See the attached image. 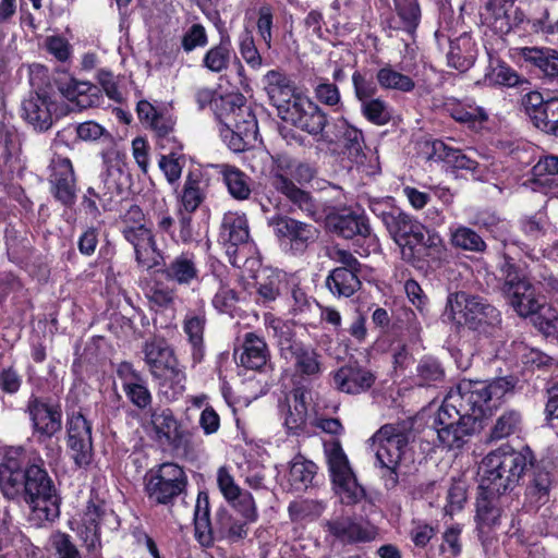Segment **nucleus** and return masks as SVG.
<instances>
[{"instance_id": "nucleus-15", "label": "nucleus", "mask_w": 558, "mask_h": 558, "mask_svg": "<svg viewBox=\"0 0 558 558\" xmlns=\"http://www.w3.org/2000/svg\"><path fill=\"white\" fill-rule=\"evenodd\" d=\"M487 381L461 380L456 388L448 391L446 396H456L459 399L456 404L469 414L474 415V422L490 413L493 408L488 399Z\"/></svg>"}, {"instance_id": "nucleus-51", "label": "nucleus", "mask_w": 558, "mask_h": 558, "mask_svg": "<svg viewBox=\"0 0 558 558\" xmlns=\"http://www.w3.org/2000/svg\"><path fill=\"white\" fill-rule=\"evenodd\" d=\"M264 322L268 335L277 340L281 353L284 354L286 351H291L296 342L292 341L293 331L290 324L271 314H266Z\"/></svg>"}, {"instance_id": "nucleus-27", "label": "nucleus", "mask_w": 558, "mask_h": 558, "mask_svg": "<svg viewBox=\"0 0 558 558\" xmlns=\"http://www.w3.org/2000/svg\"><path fill=\"white\" fill-rule=\"evenodd\" d=\"M327 226L332 232L344 239H352L355 235L367 236L369 234L366 219L351 211L329 215Z\"/></svg>"}, {"instance_id": "nucleus-6", "label": "nucleus", "mask_w": 558, "mask_h": 558, "mask_svg": "<svg viewBox=\"0 0 558 558\" xmlns=\"http://www.w3.org/2000/svg\"><path fill=\"white\" fill-rule=\"evenodd\" d=\"M325 453L336 496L344 505L362 501L366 496L365 489L359 484L341 445L338 441L326 445Z\"/></svg>"}, {"instance_id": "nucleus-10", "label": "nucleus", "mask_w": 558, "mask_h": 558, "mask_svg": "<svg viewBox=\"0 0 558 558\" xmlns=\"http://www.w3.org/2000/svg\"><path fill=\"white\" fill-rule=\"evenodd\" d=\"M282 119L300 130L317 137V141L335 142L324 130L327 125L326 113L313 100L305 96H294L292 102L282 111Z\"/></svg>"}, {"instance_id": "nucleus-59", "label": "nucleus", "mask_w": 558, "mask_h": 558, "mask_svg": "<svg viewBox=\"0 0 558 558\" xmlns=\"http://www.w3.org/2000/svg\"><path fill=\"white\" fill-rule=\"evenodd\" d=\"M551 484V476L548 472L537 473L527 487L529 497L537 505H545L549 501Z\"/></svg>"}, {"instance_id": "nucleus-30", "label": "nucleus", "mask_w": 558, "mask_h": 558, "mask_svg": "<svg viewBox=\"0 0 558 558\" xmlns=\"http://www.w3.org/2000/svg\"><path fill=\"white\" fill-rule=\"evenodd\" d=\"M534 190L545 194H558V156L541 158L532 169Z\"/></svg>"}, {"instance_id": "nucleus-13", "label": "nucleus", "mask_w": 558, "mask_h": 558, "mask_svg": "<svg viewBox=\"0 0 558 558\" xmlns=\"http://www.w3.org/2000/svg\"><path fill=\"white\" fill-rule=\"evenodd\" d=\"M145 428L161 446L181 448L189 444V433L182 428L170 409H155Z\"/></svg>"}, {"instance_id": "nucleus-14", "label": "nucleus", "mask_w": 558, "mask_h": 558, "mask_svg": "<svg viewBox=\"0 0 558 558\" xmlns=\"http://www.w3.org/2000/svg\"><path fill=\"white\" fill-rule=\"evenodd\" d=\"M34 435L39 440L51 439L62 429V410L59 404L32 396L26 405Z\"/></svg>"}, {"instance_id": "nucleus-54", "label": "nucleus", "mask_w": 558, "mask_h": 558, "mask_svg": "<svg viewBox=\"0 0 558 558\" xmlns=\"http://www.w3.org/2000/svg\"><path fill=\"white\" fill-rule=\"evenodd\" d=\"M145 295L149 304L155 310L172 307L175 301V290L165 282L154 281L145 290Z\"/></svg>"}, {"instance_id": "nucleus-60", "label": "nucleus", "mask_w": 558, "mask_h": 558, "mask_svg": "<svg viewBox=\"0 0 558 558\" xmlns=\"http://www.w3.org/2000/svg\"><path fill=\"white\" fill-rule=\"evenodd\" d=\"M362 112L368 121L377 125L386 124L391 118L388 105L379 98L364 101Z\"/></svg>"}, {"instance_id": "nucleus-31", "label": "nucleus", "mask_w": 558, "mask_h": 558, "mask_svg": "<svg viewBox=\"0 0 558 558\" xmlns=\"http://www.w3.org/2000/svg\"><path fill=\"white\" fill-rule=\"evenodd\" d=\"M206 315L204 311L187 312L183 319V331L192 347V356L195 363L204 356V330Z\"/></svg>"}, {"instance_id": "nucleus-19", "label": "nucleus", "mask_w": 558, "mask_h": 558, "mask_svg": "<svg viewBox=\"0 0 558 558\" xmlns=\"http://www.w3.org/2000/svg\"><path fill=\"white\" fill-rule=\"evenodd\" d=\"M510 499L507 495L489 494L481 490L476 502L475 521L481 537L489 534L500 523L502 507Z\"/></svg>"}, {"instance_id": "nucleus-1", "label": "nucleus", "mask_w": 558, "mask_h": 558, "mask_svg": "<svg viewBox=\"0 0 558 558\" xmlns=\"http://www.w3.org/2000/svg\"><path fill=\"white\" fill-rule=\"evenodd\" d=\"M0 492L11 500L23 498L34 526L40 527L60 515V498L43 460L31 462L23 447L0 450Z\"/></svg>"}, {"instance_id": "nucleus-64", "label": "nucleus", "mask_w": 558, "mask_h": 558, "mask_svg": "<svg viewBox=\"0 0 558 558\" xmlns=\"http://www.w3.org/2000/svg\"><path fill=\"white\" fill-rule=\"evenodd\" d=\"M51 544L56 550L57 558H82L70 535L65 533L57 532L52 534Z\"/></svg>"}, {"instance_id": "nucleus-17", "label": "nucleus", "mask_w": 558, "mask_h": 558, "mask_svg": "<svg viewBox=\"0 0 558 558\" xmlns=\"http://www.w3.org/2000/svg\"><path fill=\"white\" fill-rule=\"evenodd\" d=\"M510 57L519 64L538 69L545 77L558 83V51L548 47H514Z\"/></svg>"}, {"instance_id": "nucleus-7", "label": "nucleus", "mask_w": 558, "mask_h": 558, "mask_svg": "<svg viewBox=\"0 0 558 558\" xmlns=\"http://www.w3.org/2000/svg\"><path fill=\"white\" fill-rule=\"evenodd\" d=\"M187 476L179 464L161 463L144 476V490L154 505H171L186 488Z\"/></svg>"}, {"instance_id": "nucleus-43", "label": "nucleus", "mask_w": 558, "mask_h": 558, "mask_svg": "<svg viewBox=\"0 0 558 558\" xmlns=\"http://www.w3.org/2000/svg\"><path fill=\"white\" fill-rule=\"evenodd\" d=\"M205 199V191L198 174L189 173L182 192L180 194V204L178 211L185 214L194 213Z\"/></svg>"}, {"instance_id": "nucleus-21", "label": "nucleus", "mask_w": 558, "mask_h": 558, "mask_svg": "<svg viewBox=\"0 0 558 558\" xmlns=\"http://www.w3.org/2000/svg\"><path fill=\"white\" fill-rule=\"evenodd\" d=\"M335 387L348 395H359L367 391L375 383V375L357 364L340 367L332 375Z\"/></svg>"}, {"instance_id": "nucleus-41", "label": "nucleus", "mask_w": 558, "mask_h": 558, "mask_svg": "<svg viewBox=\"0 0 558 558\" xmlns=\"http://www.w3.org/2000/svg\"><path fill=\"white\" fill-rule=\"evenodd\" d=\"M333 128L336 141L342 145L350 157H359L363 151L364 138L362 132L351 125L345 119H338Z\"/></svg>"}, {"instance_id": "nucleus-39", "label": "nucleus", "mask_w": 558, "mask_h": 558, "mask_svg": "<svg viewBox=\"0 0 558 558\" xmlns=\"http://www.w3.org/2000/svg\"><path fill=\"white\" fill-rule=\"evenodd\" d=\"M145 362L149 367L151 375L160 374L162 368L167 367L177 360L172 349L163 341L154 339L147 341L143 349Z\"/></svg>"}, {"instance_id": "nucleus-44", "label": "nucleus", "mask_w": 558, "mask_h": 558, "mask_svg": "<svg viewBox=\"0 0 558 558\" xmlns=\"http://www.w3.org/2000/svg\"><path fill=\"white\" fill-rule=\"evenodd\" d=\"M104 134L105 129L100 124L94 121H86L77 125H68L66 128L59 131L53 144L54 146H58L59 144H68V142L74 137H77L82 141H97Z\"/></svg>"}, {"instance_id": "nucleus-23", "label": "nucleus", "mask_w": 558, "mask_h": 558, "mask_svg": "<svg viewBox=\"0 0 558 558\" xmlns=\"http://www.w3.org/2000/svg\"><path fill=\"white\" fill-rule=\"evenodd\" d=\"M53 104L46 96L31 94L22 101L21 114L35 130L47 131L52 125Z\"/></svg>"}, {"instance_id": "nucleus-26", "label": "nucleus", "mask_w": 558, "mask_h": 558, "mask_svg": "<svg viewBox=\"0 0 558 558\" xmlns=\"http://www.w3.org/2000/svg\"><path fill=\"white\" fill-rule=\"evenodd\" d=\"M326 526L331 535L347 543L369 542L376 536L374 526L362 525L349 517L327 521Z\"/></svg>"}, {"instance_id": "nucleus-20", "label": "nucleus", "mask_w": 558, "mask_h": 558, "mask_svg": "<svg viewBox=\"0 0 558 558\" xmlns=\"http://www.w3.org/2000/svg\"><path fill=\"white\" fill-rule=\"evenodd\" d=\"M59 90L69 102V109L84 110L99 106L101 93L98 86L85 81L69 78L59 84Z\"/></svg>"}, {"instance_id": "nucleus-49", "label": "nucleus", "mask_w": 558, "mask_h": 558, "mask_svg": "<svg viewBox=\"0 0 558 558\" xmlns=\"http://www.w3.org/2000/svg\"><path fill=\"white\" fill-rule=\"evenodd\" d=\"M376 80L379 86L385 89L408 93L415 87V83L410 76L395 70L390 64H386L378 70Z\"/></svg>"}, {"instance_id": "nucleus-57", "label": "nucleus", "mask_w": 558, "mask_h": 558, "mask_svg": "<svg viewBox=\"0 0 558 558\" xmlns=\"http://www.w3.org/2000/svg\"><path fill=\"white\" fill-rule=\"evenodd\" d=\"M283 286L282 274L277 270H270L264 280L258 282L257 302L263 304L274 302L281 294Z\"/></svg>"}, {"instance_id": "nucleus-56", "label": "nucleus", "mask_w": 558, "mask_h": 558, "mask_svg": "<svg viewBox=\"0 0 558 558\" xmlns=\"http://www.w3.org/2000/svg\"><path fill=\"white\" fill-rule=\"evenodd\" d=\"M511 352L513 357L526 367H543L548 365L551 359L537 349L530 348L524 342H512Z\"/></svg>"}, {"instance_id": "nucleus-24", "label": "nucleus", "mask_w": 558, "mask_h": 558, "mask_svg": "<svg viewBox=\"0 0 558 558\" xmlns=\"http://www.w3.org/2000/svg\"><path fill=\"white\" fill-rule=\"evenodd\" d=\"M217 118L227 129L239 128L243 119H255L242 95H227L215 100Z\"/></svg>"}, {"instance_id": "nucleus-55", "label": "nucleus", "mask_w": 558, "mask_h": 558, "mask_svg": "<svg viewBox=\"0 0 558 558\" xmlns=\"http://www.w3.org/2000/svg\"><path fill=\"white\" fill-rule=\"evenodd\" d=\"M522 416L514 410L506 411L496 421L490 432L493 440L507 438L521 430Z\"/></svg>"}, {"instance_id": "nucleus-50", "label": "nucleus", "mask_w": 558, "mask_h": 558, "mask_svg": "<svg viewBox=\"0 0 558 558\" xmlns=\"http://www.w3.org/2000/svg\"><path fill=\"white\" fill-rule=\"evenodd\" d=\"M231 58L232 47L230 40H221L205 53L203 65L210 72L220 73L228 68Z\"/></svg>"}, {"instance_id": "nucleus-37", "label": "nucleus", "mask_w": 558, "mask_h": 558, "mask_svg": "<svg viewBox=\"0 0 558 558\" xmlns=\"http://www.w3.org/2000/svg\"><path fill=\"white\" fill-rule=\"evenodd\" d=\"M293 359L295 372L304 376H316L322 372V361L318 352L311 345L295 343L289 351Z\"/></svg>"}, {"instance_id": "nucleus-42", "label": "nucleus", "mask_w": 558, "mask_h": 558, "mask_svg": "<svg viewBox=\"0 0 558 558\" xmlns=\"http://www.w3.org/2000/svg\"><path fill=\"white\" fill-rule=\"evenodd\" d=\"M307 399L308 397L305 390H294L293 401L289 405L288 413L284 417V426L289 433L299 434L304 429L308 417Z\"/></svg>"}, {"instance_id": "nucleus-8", "label": "nucleus", "mask_w": 558, "mask_h": 558, "mask_svg": "<svg viewBox=\"0 0 558 558\" xmlns=\"http://www.w3.org/2000/svg\"><path fill=\"white\" fill-rule=\"evenodd\" d=\"M380 217L389 234L399 245L402 258L415 265L423 250V225L410 215L397 210L383 211Z\"/></svg>"}, {"instance_id": "nucleus-28", "label": "nucleus", "mask_w": 558, "mask_h": 558, "mask_svg": "<svg viewBox=\"0 0 558 558\" xmlns=\"http://www.w3.org/2000/svg\"><path fill=\"white\" fill-rule=\"evenodd\" d=\"M264 85L270 101L282 113L295 96L291 81L286 74L271 70L264 76Z\"/></svg>"}, {"instance_id": "nucleus-11", "label": "nucleus", "mask_w": 558, "mask_h": 558, "mask_svg": "<svg viewBox=\"0 0 558 558\" xmlns=\"http://www.w3.org/2000/svg\"><path fill=\"white\" fill-rule=\"evenodd\" d=\"M371 441L378 463L392 474L391 482L397 483L396 470L408 447L407 435L392 425H385L375 433Z\"/></svg>"}, {"instance_id": "nucleus-46", "label": "nucleus", "mask_w": 558, "mask_h": 558, "mask_svg": "<svg viewBox=\"0 0 558 558\" xmlns=\"http://www.w3.org/2000/svg\"><path fill=\"white\" fill-rule=\"evenodd\" d=\"M451 244L463 251L483 252L486 243L480 234L464 226H451L449 228Z\"/></svg>"}, {"instance_id": "nucleus-40", "label": "nucleus", "mask_w": 558, "mask_h": 558, "mask_svg": "<svg viewBox=\"0 0 558 558\" xmlns=\"http://www.w3.org/2000/svg\"><path fill=\"white\" fill-rule=\"evenodd\" d=\"M432 156L458 170L474 171L477 162L463 154L460 149L450 147L442 141H435L432 144Z\"/></svg>"}, {"instance_id": "nucleus-3", "label": "nucleus", "mask_w": 558, "mask_h": 558, "mask_svg": "<svg viewBox=\"0 0 558 558\" xmlns=\"http://www.w3.org/2000/svg\"><path fill=\"white\" fill-rule=\"evenodd\" d=\"M456 396H445L437 404L432 402L434 410L432 426L437 434L439 445L447 449H460L476 429L474 415L465 412L456 402Z\"/></svg>"}, {"instance_id": "nucleus-4", "label": "nucleus", "mask_w": 558, "mask_h": 558, "mask_svg": "<svg viewBox=\"0 0 558 558\" xmlns=\"http://www.w3.org/2000/svg\"><path fill=\"white\" fill-rule=\"evenodd\" d=\"M446 314L458 326L493 335L501 323L500 312L480 296L457 292L448 298Z\"/></svg>"}, {"instance_id": "nucleus-34", "label": "nucleus", "mask_w": 558, "mask_h": 558, "mask_svg": "<svg viewBox=\"0 0 558 558\" xmlns=\"http://www.w3.org/2000/svg\"><path fill=\"white\" fill-rule=\"evenodd\" d=\"M445 110L458 122L472 128L482 124L487 119V113L471 99L459 100L448 98L445 101Z\"/></svg>"}, {"instance_id": "nucleus-58", "label": "nucleus", "mask_w": 558, "mask_h": 558, "mask_svg": "<svg viewBox=\"0 0 558 558\" xmlns=\"http://www.w3.org/2000/svg\"><path fill=\"white\" fill-rule=\"evenodd\" d=\"M231 133L229 147L234 151H242L251 140L256 137L257 122L255 119H243L239 128L227 129Z\"/></svg>"}, {"instance_id": "nucleus-33", "label": "nucleus", "mask_w": 558, "mask_h": 558, "mask_svg": "<svg viewBox=\"0 0 558 558\" xmlns=\"http://www.w3.org/2000/svg\"><path fill=\"white\" fill-rule=\"evenodd\" d=\"M269 357V351L265 340L254 332H248L244 337L240 363L245 368L260 369L266 365Z\"/></svg>"}, {"instance_id": "nucleus-53", "label": "nucleus", "mask_w": 558, "mask_h": 558, "mask_svg": "<svg viewBox=\"0 0 558 558\" xmlns=\"http://www.w3.org/2000/svg\"><path fill=\"white\" fill-rule=\"evenodd\" d=\"M154 378L158 380L160 388L171 389L173 398L184 391L186 376L177 360L162 368L160 374H155Z\"/></svg>"}, {"instance_id": "nucleus-29", "label": "nucleus", "mask_w": 558, "mask_h": 558, "mask_svg": "<svg viewBox=\"0 0 558 558\" xmlns=\"http://www.w3.org/2000/svg\"><path fill=\"white\" fill-rule=\"evenodd\" d=\"M393 4L398 20L388 22V36L391 37L393 31H403L412 36L421 21L417 0H393Z\"/></svg>"}, {"instance_id": "nucleus-25", "label": "nucleus", "mask_w": 558, "mask_h": 558, "mask_svg": "<svg viewBox=\"0 0 558 558\" xmlns=\"http://www.w3.org/2000/svg\"><path fill=\"white\" fill-rule=\"evenodd\" d=\"M278 236L287 239L294 251H303L308 243L317 239V230L311 225L298 221L292 218H280L276 223Z\"/></svg>"}, {"instance_id": "nucleus-47", "label": "nucleus", "mask_w": 558, "mask_h": 558, "mask_svg": "<svg viewBox=\"0 0 558 558\" xmlns=\"http://www.w3.org/2000/svg\"><path fill=\"white\" fill-rule=\"evenodd\" d=\"M316 465L312 461L298 456L291 461L289 482L293 489L303 490L308 487L316 474Z\"/></svg>"}, {"instance_id": "nucleus-16", "label": "nucleus", "mask_w": 558, "mask_h": 558, "mask_svg": "<svg viewBox=\"0 0 558 558\" xmlns=\"http://www.w3.org/2000/svg\"><path fill=\"white\" fill-rule=\"evenodd\" d=\"M68 445L78 466H86L92 458V426L80 412L69 415L66 421Z\"/></svg>"}, {"instance_id": "nucleus-22", "label": "nucleus", "mask_w": 558, "mask_h": 558, "mask_svg": "<svg viewBox=\"0 0 558 558\" xmlns=\"http://www.w3.org/2000/svg\"><path fill=\"white\" fill-rule=\"evenodd\" d=\"M556 101H558V97L545 100L541 93L531 92L523 96L522 107L537 129L550 133L556 116V110L551 112L550 109Z\"/></svg>"}, {"instance_id": "nucleus-48", "label": "nucleus", "mask_w": 558, "mask_h": 558, "mask_svg": "<svg viewBox=\"0 0 558 558\" xmlns=\"http://www.w3.org/2000/svg\"><path fill=\"white\" fill-rule=\"evenodd\" d=\"M220 173L228 187L229 193L236 199H246L251 194L248 178L240 169L222 165Z\"/></svg>"}, {"instance_id": "nucleus-36", "label": "nucleus", "mask_w": 558, "mask_h": 558, "mask_svg": "<svg viewBox=\"0 0 558 558\" xmlns=\"http://www.w3.org/2000/svg\"><path fill=\"white\" fill-rule=\"evenodd\" d=\"M448 64L461 72L472 66L475 60V45L472 38L463 34L450 41L447 54Z\"/></svg>"}, {"instance_id": "nucleus-32", "label": "nucleus", "mask_w": 558, "mask_h": 558, "mask_svg": "<svg viewBox=\"0 0 558 558\" xmlns=\"http://www.w3.org/2000/svg\"><path fill=\"white\" fill-rule=\"evenodd\" d=\"M100 179L101 185L99 189L102 196H106L108 199L121 195L130 186V174L118 160L107 163Z\"/></svg>"}, {"instance_id": "nucleus-12", "label": "nucleus", "mask_w": 558, "mask_h": 558, "mask_svg": "<svg viewBox=\"0 0 558 558\" xmlns=\"http://www.w3.org/2000/svg\"><path fill=\"white\" fill-rule=\"evenodd\" d=\"M119 526L118 515L105 502L90 501L83 512L77 525V533L87 547L94 548L100 541L101 527L116 530Z\"/></svg>"}, {"instance_id": "nucleus-2", "label": "nucleus", "mask_w": 558, "mask_h": 558, "mask_svg": "<svg viewBox=\"0 0 558 558\" xmlns=\"http://www.w3.org/2000/svg\"><path fill=\"white\" fill-rule=\"evenodd\" d=\"M525 468L526 458L521 452L505 448L492 451L478 466L480 489L506 495L518 485Z\"/></svg>"}, {"instance_id": "nucleus-5", "label": "nucleus", "mask_w": 558, "mask_h": 558, "mask_svg": "<svg viewBox=\"0 0 558 558\" xmlns=\"http://www.w3.org/2000/svg\"><path fill=\"white\" fill-rule=\"evenodd\" d=\"M219 242L234 267H244L252 271L260 267L259 259L253 257L256 247L250 242L248 221L244 213L228 211L223 215Z\"/></svg>"}, {"instance_id": "nucleus-38", "label": "nucleus", "mask_w": 558, "mask_h": 558, "mask_svg": "<svg viewBox=\"0 0 558 558\" xmlns=\"http://www.w3.org/2000/svg\"><path fill=\"white\" fill-rule=\"evenodd\" d=\"M165 274L167 278L179 284H191L198 279L195 256L191 253H182L167 266Z\"/></svg>"}, {"instance_id": "nucleus-45", "label": "nucleus", "mask_w": 558, "mask_h": 558, "mask_svg": "<svg viewBox=\"0 0 558 558\" xmlns=\"http://www.w3.org/2000/svg\"><path fill=\"white\" fill-rule=\"evenodd\" d=\"M272 185L298 205L301 210L310 216L315 214V205L310 194L300 190L288 178L277 173L274 175Z\"/></svg>"}, {"instance_id": "nucleus-62", "label": "nucleus", "mask_w": 558, "mask_h": 558, "mask_svg": "<svg viewBox=\"0 0 558 558\" xmlns=\"http://www.w3.org/2000/svg\"><path fill=\"white\" fill-rule=\"evenodd\" d=\"M183 165V157L173 151L162 155L159 159V168L169 183H174L180 179Z\"/></svg>"}, {"instance_id": "nucleus-63", "label": "nucleus", "mask_w": 558, "mask_h": 558, "mask_svg": "<svg viewBox=\"0 0 558 558\" xmlns=\"http://www.w3.org/2000/svg\"><path fill=\"white\" fill-rule=\"evenodd\" d=\"M531 29L534 33L546 35L547 40L558 45V20L551 21L548 11H544L542 16L529 21Z\"/></svg>"}, {"instance_id": "nucleus-9", "label": "nucleus", "mask_w": 558, "mask_h": 558, "mask_svg": "<svg viewBox=\"0 0 558 558\" xmlns=\"http://www.w3.org/2000/svg\"><path fill=\"white\" fill-rule=\"evenodd\" d=\"M505 284L504 292L508 298L513 310L523 317L541 311L539 316L544 313L539 299L535 293L534 287L530 283L526 275L513 264L506 262L504 266Z\"/></svg>"}, {"instance_id": "nucleus-61", "label": "nucleus", "mask_w": 558, "mask_h": 558, "mask_svg": "<svg viewBox=\"0 0 558 558\" xmlns=\"http://www.w3.org/2000/svg\"><path fill=\"white\" fill-rule=\"evenodd\" d=\"M239 298L236 292L229 287L221 284L213 298V306L221 314L233 316L236 310Z\"/></svg>"}, {"instance_id": "nucleus-52", "label": "nucleus", "mask_w": 558, "mask_h": 558, "mask_svg": "<svg viewBox=\"0 0 558 558\" xmlns=\"http://www.w3.org/2000/svg\"><path fill=\"white\" fill-rule=\"evenodd\" d=\"M209 499L206 493L201 492L197 496L194 509L195 533L201 543H209L211 526L209 519Z\"/></svg>"}, {"instance_id": "nucleus-18", "label": "nucleus", "mask_w": 558, "mask_h": 558, "mask_svg": "<svg viewBox=\"0 0 558 558\" xmlns=\"http://www.w3.org/2000/svg\"><path fill=\"white\" fill-rule=\"evenodd\" d=\"M122 233L133 246L136 262L141 267L150 269L159 264L160 253L149 228H123Z\"/></svg>"}, {"instance_id": "nucleus-35", "label": "nucleus", "mask_w": 558, "mask_h": 558, "mask_svg": "<svg viewBox=\"0 0 558 558\" xmlns=\"http://www.w3.org/2000/svg\"><path fill=\"white\" fill-rule=\"evenodd\" d=\"M360 271L350 270L347 267L335 268L326 279V286L329 291L338 298H349L353 295L361 286L357 274Z\"/></svg>"}]
</instances>
